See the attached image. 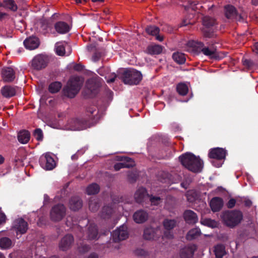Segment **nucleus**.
Masks as SVG:
<instances>
[{"label":"nucleus","instance_id":"nucleus-1","mask_svg":"<svg viewBox=\"0 0 258 258\" xmlns=\"http://www.w3.org/2000/svg\"><path fill=\"white\" fill-rule=\"evenodd\" d=\"M99 118L97 107L92 105L86 108L85 117L72 118L68 123L73 130H82L90 127Z\"/></svg>","mask_w":258,"mask_h":258},{"label":"nucleus","instance_id":"nucleus-2","mask_svg":"<svg viewBox=\"0 0 258 258\" xmlns=\"http://www.w3.org/2000/svg\"><path fill=\"white\" fill-rule=\"evenodd\" d=\"M179 160L186 169L194 172H201L203 168V162L199 156L190 152H186L179 157Z\"/></svg>","mask_w":258,"mask_h":258},{"label":"nucleus","instance_id":"nucleus-3","mask_svg":"<svg viewBox=\"0 0 258 258\" xmlns=\"http://www.w3.org/2000/svg\"><path fill=\"white\" fill-rule=\"evenodd\" d=\"M222 219L225 225L232 228L241 222L243 219V214L237 210H227L223 212Z\"/></svg>","mask_w":258,"mask_h":258},{"label":"nucleus","instance_id":"nucleus-4","mask_svg":"<svg viewBox=\"0 0 258 258\" xmlns=\"http://www.w3.org/2000/svg\"><path fill=\"white\" fill-rule=\"evenodd\" d=\"M188 45L192 47L194 49L198 52H202L206 56H208L212 59L218 60L221 58L216 49H210L205 46V44L201 41H188Z\"/></svg>","mask_w":258,"mask_h":258},{"label":"nucleus","instance_id":"nucleus-5","mask_svg":"<svg viewBox=\"0 0 258 258\" xmlns=\"http://www.w3.org/2000/svg\"><path fill=\"white\" fill-rule=\"evenodd\" d=\"M142 73L134 69L125 70L120 77L124 84L130 85H138L142 81Z\"/></svg>","mask_w":258,"mask_h":258},{"label":"nucleus","instance_id":"nucleus-6","mask_svg":"<svg viewBox=\"0 0 258 258\" xmlns=\"http://www.w3.org/2000/svg\"><path fill=\"white\" fill-rule=\"evenodd\" d=\"M227 154V151L222 148H214L210 149L208 153V157L210 159L216 160L212 162V164L216 167H220L222 166L223 161L225 159Z\"/></svg>","mask_w":258,"mask_h":258},{"label":"nucleus","instance_id":"nucleus-7","mask_svg":"<svg viewBox=\"0 0 258 258\" xmlns=\"http://www.w3.org/2000/svg\"><path fill=\"white\" fill-rule=\"evenodd\" d=\"M99 79L97 77L90 78L87 81L84 93L88 97H93L98 93V89L100 87Z\"/></svg>","mask_w":258,"mask_h":258},{"label":"nucleus","instance_id":"nucleus-8","mask_svg":"<svg viewBox=\"0 0 258 258\" xmlns=\"http://www.w3.org/2000/svg\"><path fill=\"white\" fill-rule=\"evenodd\" d=\"M66 209L63 204H58L54 206L50 212V219L54 222L61 220L66 215Z\"/></svg>","mask_w":258,"mask_h":258},{"label":"nucleus","instance_id":"nucleus-9","mask_svg":"<svg viewBox=\"0 0 258 258\" xmlns=\"http://www.w3.org/2000/svg\"><path fill=\"white\" fill-rule=\"evenodd\" d=\"M49 57L47 55L38 54L32 60V67L36 70H40L45 68L49 62Z\"/></svg>","mask_w":258,"mask_h":258},{"label":"nucleus","instance_id":"nucleus-10","mask_svg":"<svg viewBox=\"0 0 258 258\" xmlns=\"http://www.w3.org/2000/svg\"><path fill=\"white\" fill-rule=\"evenodd\" d=\"M39 162L40 166L46 170H52L56 165L54 159L48 154L41 156Z\"/></svg>","mask_w":258,"mask_h":258},{"label":"nucleus","instance_id":"nucleus-11","mask_svg":"<svg viewBox=\"0 0 258 258\" xmlns=\"http://www.w3.org/2000/svg\"><path fill=\"white\" fill-rule=\"evenodd\" d=\"M12 229L16 231L17 234L19 233L23 234L27 232L28 229V224L24 219L22 218H18L14 221Z\"/></svg>","mask_w":258,"mask_h":258},{"label":"nucleus","instance_id":"nucleus-12","mask_svg":"<svg viewBox=\"0 0 258 258\" xmlns=\"http://www.w3.org/2000/svg\"><path fill=\"white\" fill-rule=\"evenodd\" d=\"M128 233L127 231V228L123 225L120 226L119 228L113 231L111 234L113 241L115 242H118L125 240L128 237Z\"/></svg>","mask_w":258,"mask_h":258},{"label":"nucleus","instance_id":"nucleus-13","mask_svg":"<svg viewBox=\"0 0 258 258\" xmlns=\"http://www.w3.org/2000/svg\"><path fill=\"white\" fill-rule=\"evenodd\" d=\"M163 224L165 228L164 236L168 239L172 238L173 234L172 230L175 227L176 221L175 220L166 219L164 220Z\"/></svg>","mask_w":258,"mask_h":258},{"label":"nucleus","instance_id":"nucleus-14","mask_svg":"<svg viewBox=\"0 0 258 258\" xmlns=\"http://www.w3.org/2000/svg\"><path fill=\"white\" fill-rule=\"evenodd\" d=\"M149 199V194L147 189L143 187L138 188L135 194V199L137 203L141 204L143 206L147 203Z\"/></svg>","mask_w":258,"mask_h":258},{"label":"nucleus","instance_id":"nucleus-15","mask_svg":"<svg viewBox=\"0 0 258 258\" xmlns=\"http://www.w3.org/2000/svg\"><path fill=\"white\" fill-rule=\"evenodd\" d=\"M225 17L229 19L240 20L241 16L239 15L235 7L231 5H227L224 7Z\"/></svg>","mask_w":258,"mask_h":258},{"label":"nucleus","instance_id":"nucleus-16","mask_svg":"<svg viewBox=\"0 0 258 258\" xmlns=\"http://www.w3.org/2000/svg\"><path fill=\"white\" fill-rule=\"evenodd\" d=\"M197 249V246L195 244H188L180 251V256L181 258H192L195 252Z\"/></svg>","mask_w":258,"mask_h":258},{"label":"nucleus","instance_id":"nucleus-17","mask_svg":"<svg viewBox=\"0 0 258 258\" xmlns=\"http://www.w3.org/2000/svg\"><path fill=\"white\" fill-rule=\"evenodd\" d=\"M74 241V237L72 235L68 234L63 236L59 244V248L63 251H66L69 249Z\"/></svg>","mask_w":258,"mask_h":258},{"label":"nucleus","instance_id":"nucleus-18","mask_svg":"<svg viewBox=\"0 0 258 258\" xmlns=\"http://www.w3.org/2000/svg\"><path fill=\"white\" fill-rule=\"evenodd\" d=\"M2 77L4 81L11 82L15 78V72L11 67H4L2 70Z\"/></svg>","mask_w":258,"mask_h":258},{"label":"nucleus","instance_id":"nucleus-19","mask_svg":"<svg viewBox=\"0 0 258 258\" xmlns=\"http://www.w3.org/2000/svg\"><path fill=\"white\" fill-rule=\"evenodd\" d=\"M23 44L27 49L33 50L39 46V40L37 37L32 36L26 38L24 41Z\"/></svg>","mask_w":258,"mask_h":258},{"label":"nucleus","instance_id":"nucleus-20","mask_svg":"<svg viewBox=\"0 0 258 258\" xmlns=\"http://www.w3.org/2000/svg\"><path fill=\"white\" fill-rule=\"evenodd\" d=\"M148 213L144 210L137 211L133 215V219L137 223L141 224L146 222L148 219Z\"/></svg>","mask_w":258,"mask_h":258},{"label":"nucleus","instance_id":"nucleus-21","mask_svg":"<svg viewBox=\"0 0 258 258\" xmlns=\"http://www.w3.org/2000/svg\"><path fill=\"white\" fill-rule=\"evenodd\" d=\"M82 206L83 202L79 197L74 196L70 200L69 207L72 211H78L82 207Z\"/></svg>","mask_w":258,"mask_h":258},{"label":"nucleus","instance_id":"nucleus-22","mask_svg":"<svg viewBox=\"0 0 258 258\" xmlns=\"http://www.w3.org/2000/svg\"><path fill=\"white\" fill-rule=\"evenodd\" d=\"M183 217L185 222L188 224H195L198 220L197 214L190 210H187L184 211Z\"/></svg>","mask_w":258,"mask_h":258},{"label":"nucleus","instance_id":"nucleus-23","mask_svg":"<svg viewBox=\"0 0 258 258\" xmlns=\"http://www.w3.org/2000/svg\"><path fill=\"white\" fill-rule=\"evenodd\" d=\"M54 27L56 31L61 34L68 33L71 29L69 25L63 21H58L56 22L54 24Z\"/></svg>","mask_w":258,"mask_h":258},{"label":"nucleus","instance_id":"nucleus-24","mask_svg":"<svg viewBox=\"0 0 258 258\" xmlns=\"http://www.w3.org/2000/svg\"><path fill=\"white\" fill-rule=\"evenodd\" d=\"M87 237L89 240H96L98 239V230L97 225L91 223L87 228Z\"/></svg>","mask_w":258,"mask_h":258},{"label":"nucleus","instance_id":"nucleus-25","mask_svg":"<svg viewBox=\"0 0 258 258\" xmlns=\"http://www.w3.org/2000/svg\"><path fill=\"white\" fill-rule=\"evenodd\" d=\"M210 205L212 211L218 212L223 206V201L220 197H214L211 200Z\"/></svg>","mask_w":258,"mask_h":258},{"label":"nucleus","instance_id":"nucleus-26","mask_svg":"<svg viewBox=\"0 0 258 258\" xmlns=\"http://www.w3.org/2000/svg\"><path fill=\"white\" fill-rule=\"evenodd\" d=\"M1 92L4 97L10 98L16 95V90L14 87L6 85L1 88Z\"/></svg>","mask_w":258,"mask_h":258},{"label":"nucleus","instance_id":"nucleus-27","mask_svg":"<svg viewBox=\"0 0 258 258\" xmlns=\"http://www.w3.org/2000/svg\"><path fill=\"white\" fill-rule=\"evenodd\" d=\"M18 141L23 144H27L30 139V133L28 131L22 130L20 131L17 136Z\"/></svg>","mask_w":258,"mask_h":258},{"label":"nucleus","instance_id":"nucleus-28","mask_svg":"<svg viewBox=\"0 0 258 258\" xmlns=\"http://www.w3.org/2000/svg\"><path fill=\"white\" fill-rule=\"evenodd\" d=\"M68 85L73 88V90L79 92L82 86V82L80 81L79 77H75L70 80Z\"/></svg>","mask_w":258,"mask_h":258},{"label":"nucleus","instance_id":"nucleus-29","mask_svg":"<svg viewBox=\"0 0 258 258\" xmlns=\"http://www.w3.org/2000/svg\"><path fill=\"white\" fill-rule=\"evenodd\" d=\"M215 28L203 27L201 31L205 38H214L217 37Z\"/></svg>","mask_w":258,"mask_h":258},{"label":"nucleus","instance_id":"nucleus-30","mask_svg":"<svg viewBox=\"0 0 258 258\" xmlns=\"http://www.w3.org/2000/svg\"><path fill=\"white\" fill-rule=\"evenodd\" d=\"M214 252L216 258H223L226 254L225 246L222 244H218L215 246Z\"/></svg>","mask_w":258,"mask_h":258},{"label":"nucleus","instance_id":"nucleus-31","mask_svg":"<svg viewBox=\"0 0 258 258\" xmlns=\"http://www.w3.org/2000/svg\"><path fill=\"white\" fill-rule=\"evenodd\" d=\"M201 234V230L199 228H195L190 229L186 235L187 240L191 241L198 238Z\"/></svg>","mask_w":258,"mask_h":258},{"label":"nucleus","instance_id":"nucleus-32","mask_svg":"<svg viewBox=\"0 0 258 258\" xmlns=\"http://www.w3.org/2000/svg\"><path fill=\"white\" fill-rule=\"evenodd\" d=\"M172 58L176 63L179 64L184 63L186 60L185 54L178 51L173 53Z\"/></svg>","mask_w":258,"mask_h":258},{"label":"nucleus","instance_id":"nucleus-33","mask_svg":"<svg viewBox=\"0 0 258 258\" xmlns=\"http://www.w3.org/2000/svg\"><path fill=\"white\" fill-rule=\"evenodd\" d=\"M203 27L215 28L216 25V20L209 16H205L203 18Z\"/></svg>","mask_w":258,"mask_h":258},{"label":"nucleus","instance_id":"nucleus-34","mask_svg":"<svg viewBox=\"0 0 258 258\" xmlns=\"http://www.w3.org/2000/svg\"><path fill=\"white\" fill-rule=\"evenodd\" d=\"M113 210L111 206H105L102 208L100 216L102 218L106 219H109L113 213Z\"/></svg>","mask_w":258,"mask_h":258},{"label":"nucleus","instance_id":"nucleus-35","mask_svg":"<svg viewBox=\"0 0 258 258\" xmlns=\"http://www.w3.org/2000/svg\"><path fill=\"white\" fill-rule=\"evenodd\" d=\"M162 46L160 45L149 46L147 48L148 53L151 55L159 54L162 52Z\"/></svg>","mask_w":258,"mask_h":258},{"label":"nucleus","instance_id":"nucleus-36","mask_svg":"<svg viewBox=\"0 0 258 258\" xmlns=\"http://www.w3.org/2000/svg\"><path fill=\"white\" fill-rule=\"evenodd\" d=\"M12 244L11 239L7 237H4L0 239V248L3 249L10 248Z\"/></svg>","mask_w":258,"mask_h":258},{"label":"nucleus","instance_id":"nucleus-37","mask_svg":"<svg viewBox=\"0 0 258 258\" xmlns=\"http://www.w3.org/2000/svg\"><path fill=\"white\" fill-rule=\"evenodd\" d=\"M4 8L9 9L13 12H16L18 10V7L14 0H4Z\"/></svg>","mask_w":258,"mask_h":258},{"label":"nucleus","instance_id":"nucleus-38","mask_svg":"<svg viewBox=\"0 0 258 258\" xmlns=\"http://www.w3.org/2000/svg\"><path fill=\"white\" fill-rule=\"evenodd\" d=\"M99 186L96 183L89 185L86 188V192L89 195H96L99 191Z\"/></svg>","mask_w":258,"mask_h":258},{"label":"nucleus","instance_id":"nucleus-39","mask_svg":"<svg viewBox=\"0 0 258 258\" xmlns=\"http://www.w3.org/2000/svg\"><path fill=\"white\" fill-rule=\"evenodd\" d=\"M89 207L92 212H96L100 207L99 201L96 198H91L89 201Z\"/></svg>","mask_w":258,"mask_h":258},{"label":"nucleus","instance_id":"nucleus-40","mask_svg":"<svg viewBox=\"0 0 258 258\" xmlns=\"http://www.w3.org/2000/svg\"><path fill=\"white\" fill-rule=\"evenodd\" d=\"M72 89L73 88L68 85L63 89V95L70 98L75 97L78 92Z\"/></svg>","mask_w":258,"mask_h":258},{"label":"nucleus","instance_id":"nucleus-41","mask_svg":"<svg viewBox=\"0 0 258 258\" xmlns=\"http://www.w3.org/2000/svg\"><path fill=\"white\" fill-rule=\"evenodd\" d=\"M176 91L181 96L186 95L188 91L187 86L184 83H179L176 86Z\"/></svg>","mask_w":258,"mask_h":258},{"label":"nucleus","instance_id":"nucleus-42","mask_svg":"<svg viewBox=\"0 0 258 258\" xmlns=\"http://www.w3.org/2000/svg\"><path fill=\"white\" fill-rule=\"evenodd\" d=\"M62 87L61 83L59 82H54L51 83L48 87V90L51 93L58 92Z\"/></svg>","mask_w":258,"mask_h":258},{"label":"nucleus","instance_id":"nucleus-43","mask_svg":"<svg viewBox=\"0 0 258 258\" xmlns=\"http://www.w3.org/2000/svg\"><path fill=\"white\" fill-rule=\"evenodd\" d=\"M135 165L134 161H131V163H117L114 164V168L115 170L118 171L121 168H131Z\"/></svg>","mask_w":258,"mask_h":258},{"label":"nucleus","instance_id":"nucleus-44","mask_svg":"<svg viewBox=\"0 0 258 258\" xmlns=\"http://www.w3.org/2000/svg\"><path fill=\"white\" fill-rule=\"evenodd\" d=\"M145 30L148 34L154 36L160 32V29L156 26H147Z\"/></svg>","mask_w":258,"mask_h":258},{"label":"nucleus","instance_id":"nucleus-45","mask_svg":"<svg viewBox=\"0 0 258 258\" xmlns=\"http://www.w3.org/2000/svg\"><path fill=\"white\" fill-rule=\"evenodd\" d=\"M155 233L154 229L151 228H147L144 230L143 236L145 239L151 240L154 238Z\"/></svg>","mask_w":258,"mask_h":258},{"label":"nucleus","instance_id":"nucleus-46","mask_svg":"<svg viewBox=\"0 0 258 258\" xmlns=\"http://www.w3.org/2000/svg\"><path fill=\"white\" fill-rule=\"evenodd\" d=\"M202 224L207 226L209 227L214 228L217 227V223L214 220H212L209 218L202 219L201 221Z\"/></svg>","mask_w":258,"mask_h":258},{"label":"nucleus","instance_id":"nucleus-47","mask_svg":"<svg viewBox=\"0 0 258 258\" xmlns=\"http://www.w3.org/2000/svg\"><path fill=\"white\" fill-rule=\"evenodd\" d=\"M148 201L151 205L157 206L161 202V199L159 197L150 196L149 195Z\"/></svg>","mask_w":258,"mask_h":258},{"label":"nucleus","instance_id":"nucleus-48","mask_svg":"<svg viewBox=\"0 0 258 258\" xmlns=\"http://www.w3.org/2000/svg\"><path fill=\"white\" fill-rule=\"evenodd\" d=\"M33 136L37 141H41L43 138L42 130L40 128H36L34 130Z\"/></svg>","mask_w":258,"mask_h":258},{"label":"nucleus","instance_id":"nucleus-49","mask_svg":"<svg viewBox=\"0 0 258 258\" xmlns=\"http://www.w3.org/2000/svg\"><path fill=\"white\" fill-rule=\"evenodd\" d=\"M116 160L121 161V163H131V161H134V160L130 157L121 156H117L116 157Z\"/></svg>","mask_w":258,"mask_h":258},{"label":"nucleus","instance_id":"nucleus-50","mask_svg":"<svg viewBox=\"0 0 258 258\" xmlns=\"http://www.w3.org/2000/svg\"><path fill=\"white\" fill-rule=\"evenodd\" d=\"M138 174L136 172L131 171L127 174V179L131 183H134L136 181L138 178Z\"/></svg>","mask_w":258,"mask_h":258},{"label":"nucleus","instance_id":"nucleus-51","mask_svg":"<svg viewBox=\"0 0 258 258\" xmlns=\"http://www.w3.org/2000/svg\"><path fill=\"white\" fill-rule=\"evenodd\" d=\"M91 248L89 245L87 244H81L78 247V249L80 252L85 253L88 252Z\"/></svg>","mask_w":258,"mask_h":258},{"label":"nucleus","instance_id":"nucleus-52","mask_svg":"<svg viewBox=\"0 0 258 258\" xmlns=\"http://www.w3.org/2000/svg\"><path fill=\"white\" fill-rule=\"evenodd\" d=\"M197 3L196 2L188 1L186 6H185V9L186 10L191 9L196 11L197 9Z\"/></svg>","mask_w":258,"mask_h":258},{"label":"nucleus","instance_id":"nucleus-53","mask_svg":"<svg viewBox=\"0 0 258 258\" xmlns=\"http://www.w3.org/2000/svg\"><path fill=\"white\" fill-rule=\"evenodd\" d=\"M56 53L59 56H63L65 54V48L62 45L56 46Z\"/></svg>","mask_w":258,"mask_h":258},{"label":"nucleus","instance_id":"nucleus-54","mask_svg":"<svg viewBox=\"0 0 258 258\" xmlns=\"http://www.w3.org/2000/svg\"><path fill=\"white\" fill-rule=\"evenodd\" d=\"M239 202H243L244 204V206L246 207L249 208L252 205V202L249 199H241L240 200H237V202L238 205V203Z\"/></svg>","mask_w":258,"mask_h":258},{"label":"nucleus","instance_id":"nucleus-55","mask_svg":"<svg viewBox=\"0 0 258 258\" xmlns=\"http://www.w3.org/2000/svg\"><path fill=\"white\" fill-rule=\"evenodd\" d=\"M236 202V201L234 199H230L226 204L227 208L229 209L233 208L235 206Z\"/></svg>","mask_w":258,"mask_h":258},{"label":"nucleus","instance_id":"nucleus-56","mask_svg":"<svg viewBox=\"0 0 258 258\" xmlns=\"http://www.w3.org/2000/svg\"><path fill=\"white\" fill-rule=\"evenodd\" d=\"M101 56V54L100 52H95L92 56V60L94 61H97L99 60Z\"/></svg>","mask_w":258,"mask_h":258},{"label":"nucleus","instance_id":"nucleus-57","mask_svg":"<svg viewBox=\"0 0 258 258\" xmlns=\"http://www.w3.org/2000/svg\"><path fill=\"white\" fill-rule=\"evenodd\" d=\"M243 64L247 67L250 68L253 66V62L249 59H245L243 60Z\"/></svg>","mask_w":258,"mask_h":258},{"label":"nucleus","instance_id":"nucleus-58","mask_svg":"<svg viewBox=\"0 0 258 258\" xmlns=\"http://www.w3.org/2000/svg\"><path fill=\"white\" fill-rule=\"evenodd\" d=\"M116 78V75L115 73H113L111 75L110 78L106 79V82L107 83H111L115 81Z\"/></svg>","mask_w":258,"mask_h":258},{"label":"nucleus","instance_id":"nucleus-59","mask_svg":"<svg viewBox=\"0 0 258 258\" xmlns=\"http://www.w3.org/2000/svg\"><path fill=\"white\" fill-rule=\"evenodd\" d=\"M6 215L2 212H0V225L5 223L6 221Z\"/></svg>","mask_w":258,"mask_h":258},{"label":"nucleus","instance_id":"nucleus-60","mask_svg":"<svg viewBox=\"0 0 258 258\" xmlns=\"http://www.w3.org/2000/svg\"><path fill=\"white\" fill-rule=\"evenodd\" d=\"M190 182V180H185V181H183L180 183V185L182 187L187 189L188 187V185H189V183Z\"/></svg>","mask_w":258,"mask_h":258},{"label":"nucleus","instance_id":"nucleus-61","mask_svg":"<svg viewBox=\"0 0 258 258\" xmlns=\"http://www.w3.org/2000/svg\"><path fill=\"white\" fill-rule=\"evenodd\" d=\"M136 253L139 255L145 256L146 255L147 252L143 249H139L137 250Z\"/></svg>","mask_w":258,"mask_h":258},{"label":"nucleus","instance_id":"nucleus-62","mask_svg":"<svg viewBox=\"0 0 258 258\" xmlns=\"http://www.w3.org/2000/svg\"><path fill=\"white\" fill-rule=\"evenodd\" d=\"M191 23L187 19H183L180 24V27H183L191 24Z\"/></svg>","mask_w":258,"mask_h":258},{"label":"nucleus","instance_id":"nucleus-63","mask_svg":"<svg viewBox=\"0 0 258 258\" xmlns=\"http://www.w3.org/2000/svg\"><path fill=\"white\" fill-rule=\"evenodd\" d=\"M74 69L77 71H81L83 69V67L80 64H76L74 66Z\"/></svg>","mask_w":258,"mask_h":258},{"label":"nucleus","instance_id":"nucleus-64","mask_svg":"<svg viewBox=\"0 0 258 258\" xmlns=\"http://www.w3.org/2000/svg\"><path fill=\"white\" fill-rule=\"evenodd\" d=\"M252 51L258 54V42H255L253 45Z\"/></svg>","mask_w":258,"mask_h":258}]
</instances>
